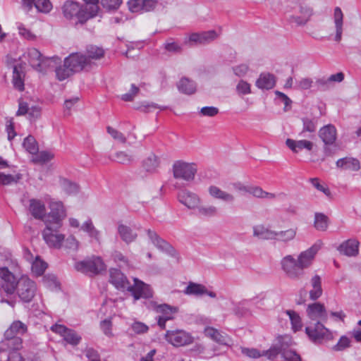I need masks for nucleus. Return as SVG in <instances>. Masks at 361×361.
Segmentation results:
<instances>
[{
	"label": "nucleus",
	"instance_id": "obj_44",
	"mask_svg": "<svg viewBox=\"0 0 361 361\" xmlns=\"http://www.w3.org/2000/svg\"><path fill=\"white\" fill-rule=\"evenodd\" d=\"M249 194L259 199L272 200L276 197L274 193L266 192L261 187L257 185H251Z\"/></svg>",
	"mask_w": 361,
	"mask_h": 361
},
{
	"label": "nucleus",
	"instance_id": "obj_30",
	"mask_svg": "<svg viewBox=\"0 0 361 361\" xmlns=\"http://www.w3.org/2000/svg\"><path fill=\"white\" fill-rule=\"evenodd\" d=\"M253 236L261 240H274L276 235V231L270 229L263 224H259L253 226Z\"/></svg>",
	"mask_w": 361,
	"mask_h": 361
},
{
	"label": "nucleus",
	"instance_id": "obj_18",
	"mask_svg": "<svg viewBox=\"0 0 361 361\" xmlns=\"http://www.w3.org/2000/svg\"><path fill=\"white\" fill-rule=\"evenodd\" d=\"M218 37L214 30H209L202 32L192 33L188 38V42L193 44H206Z\"/></svg>",
	"mask_w": 361,
	"mask_h": 361
},
{
	"label": "nucleus",
	"instance_id": "obj_6",
	"mask_svg": "<svg viewBox=\"0 0 361 361\" xmlns=\"http://www.w3.org/2000/svg\"><path fill=\"white\" fill-rule=\"evenodd\" d=\"M305 333L310 340L316 344H320L324 341L333 339V334L331 331L326 328L319 321L314 324H310L306 326Z\"/></svg>",
	"mask_w": 361,
	"mask_h": 361
},
{
	"label": "nucleus",
	"instance_id": "obj_32",
	"mask_svg": "<svg viewBox=\"0 0 361 361\" xmlns=\"http://www.w3.org/2000/svg\"><path fill=\"white\" fill-rule=\"evenodd\" d=\"M276 84L274 75L270 73H262L256 80V86L262 90L272 89Z\"/></svg>",
	"mask_w": 361,
	"mask_h": 361
},
{
	"label": "nucleus",
	"instance_id": "obj_39",
	"mask_svg": "<svg viewBox=\"0 0 361 361\" xmlns=\"http://www.w3.org/2000/svg\"><path fill=\"white\" fill-rule=\"evenodd\" d=\"M118 233L121 238L128 244L135 241L137 236L131 228L124 224L118 225Z\"/></svg>",
	"mask_w": 361,
	"mask_h": 361
},
{
	"label": "nucleus",
	"instance_id": "obj_13",
	"mask_svg": "<svg viewBox=\"0 0 361 361\" xmlns=\"http://www.w3.org/2000/svg\"><path fill=\"white\" fill-rule=\"evenodd\" d=\"M157 4V0H129L127 3L130 12L141 13L154 11Z\"/></svg>",
	"mask_w": 361,
	"mask_h": 361
},
{
	"label": "nucleus",
	"instance_id": "obj_60",
	"mask_svg": "<svg viewBox=\"0 0 361 361\" xmlns=\"http://www.w3.org/2000/svg\"><path fill=\"white\" fill-rule=\"evenodd\" d=\"M4 358L1 357L0 361H24L22 355L16 350H11L9 353L4 352Z\"/></svg>",
	"mask_w": 361,
	"mask_h": 361
},
{
	"label": "nucleus",
	"instance_id": "obj_16",
	"mask_svg": "<svg viewBox=\"0 0 361 361\" xmlns=\"http://www.w3.org/2000/svg\"><path fill=\"white\" fill-rule=\"evenodd\" d=\"M178 200L190 209H197L201 203V199L197 194L187 190H183L178 192Z\"/></svg>",
	"mask_w": 361,
	"mask_h": 361
},
{
	"label": "nucleus",
	"instance_id": "obj_57",
	"mask_svg": "<svg viewBox=\"0 0 361 361\" xmlns=\"http://www.w3.org/2000/svg\"><path fill=\"white\" fill-rule=\"evenodd\" d=\"M351 341L350 339L345 336H342L338 342L333 346L332 349L334 351H343L345 350L346 348L350 347Z\"/></svg>",
	"mask_w": 361,
	"mask_h": 361
},
{
	"label": "nucleus",
	"instance_id": "obj_22",
	"mask_svg": "<svg viewBox=\"0 0 361 361\" xmlns=\"http://www.w3.org/2000/svg\"><path fill=\"white\" fill-rule=\"evenodd\" d=\"M157 311L162 314V315L159 316L158 318V325L162 329H164L166 321L173 319L172 314L177 312V308L166 304H163L157 307Z\"/></svg>",
	"mask_w": 361,
	"mask_h": 361
},
{
	"label": "nucleus",
	"instance_id": "obj_46",
	"mask_svg": "<svg viewBox=\"0 0 361 361\" xmlns=\"http://www.w3.org/2000/svg\"><path fill=\"white\" fill-rule=\"evenodd\" d=\"M22 178V175L19 173L13 174H5L0 172V185H11L18 183Z\"/></svg>",
	"mask_w": 361,
	"mask_h": 361
},
{
	"label": "nucleus",
	"instance_id": "obj_5",
	"mask_svg": "<svg viewBox=\"0 0 361 361\" xmlns=\"http://www.w3.org/2000/svg\"><path fill=\"white\" fill-rule=\"evenodd\" d=\"M23 57L34 69L40 73L45 72L54 59L43 56L38 49L33 47L27 49L23 54Z\"/></svg>",
	"mask_w": 361,
	"mask_h": 361
},
{
	"label": "nucleus",
	"instance_id": "obj_17",
	"mask_svg": "<svg viewBox=\"0 0 361 361\" xmlns=\"http://www.w3.org/2000/svg\"><path fill=\"white\" fill-rule=\"evenodd\" d=\"M307 314L308 317L312 321L327 320V312L323 304L314 302L307 306Z\"/></svg>",
	"mask_w": 361,
	"mask_h": 361
},
{
	"label": "nucleus",
	"instance_id": "obj_2",
	"mask_svg": "<svg viewBox=\"0 0 361 361\" xmlns=\"http://www.w3.org/2000/svg\"><path fill=\"white\" fill-rule=\"evenodd\" d=\"M321 247V243H317L307 250L301 252L295 259L287 255L280 261L281 269L288 279L298 281L302 278L305 270L312 264L314 257Z\"/></svg>",
	"mask_w": 361,
	"mask_h": 361
},
{
	"label": "nucleus",
	"instance_id": "obj_47",
	"mask_svg": "<svg viewBox=\"0 0 361 361\" xmlns=\"http://www.w3.org/2000/svg\"><path fill=\"white\" fill-rule=\"evenodd\" d=\"M114 157L115 159H113L114 161L124 165L130 164L135 160L133 154L123 151H118L116 152Z\"/></svg>",
	"mask_w": 361,
	"mask_h": 361
},
{
	"label": "nucleus",
	"instance_id": "obj_48",
	"mask_svg": "<svg viewBox=\"0 0 361 361\" xmlns=\"http://www.w3.org/2000/svg\"><path fill=\"white\" fill-rule=\"evenodd\" d=\"M314 224L317 230L324 231L328 227V217L322 213H316Z\"/></svg>",
	"mask_w": 361,
	"mask_h": 361
},
{
	"label": "nucleus",
	"instance_id": "obj_3",
	"mask_svg": "<svg viewBox=\"0 0 361 361\" xmlns=\"http://www.w3.org/2000/svg\"><path fill=\"white\" fill-rule=\"evenodd\" d=\"M109 272L110 282L118 290L131 292L135 300L141 298H149L152 296L149 286L137 279H134V284L132 286L120 270L111 269Z\"/></svg>",
	"mask_w": 361,
	"mask_h": 361
},
{
	"label": "nucleus",
	"instance_id": "obj_4",
	"mask_svg": "<svg viewBox=\"0 0 361 361\" xmlns=\"http://www.w3.org/2000/svg\"><path fill=\"white\" fill-rule=\"evenodd\" d=\"M98 11L99 8L95 5L84 6L77 1L71 0H67L62 6V12L66 19L71 20L75 18L81 24L96 16Z\"/></svg>",
	"mask_w": 361,
	"mask_h": 361
},
{
	"label": "nucleus",
	"instance_id": "obj_15",
	"mask_svg": "<svg viewBox=\"0 0 361 361\" xmlns=\"http://www.w3.org/2000/svg\"><path fill=\"white\" fill-rule=\"evenodd\" d=\"M147 233L151 242L159 250L172 257L176 255V250L168 242L160 238V236L155 231L149 229L147 231Z\"/></svg>",
	"mask_w": 361,
	"mask_h": 361
},
{
	"label": "nucleus",
	"instance_id": "obj_41",
	"mask_svg": "<svg viewBox=\"0 0 361 361\" xmlns=\"http://www.w3.org/2000/svg\"><path fill=\"white\" fill-rule=\"evenodd\" d=\"M178 88L179 91L186 94H192L196 91L195 83L186 78H183L179 81Z\"/></svg>",
	"mask_w": 361,
	"mask_h": 361
},
{
	"label": "nucleus",
	"instance_id": "obj_28",
	"mask_svg": "<svg viewBox=\"0 0 361 361\" xmlns=\"http://www.w3.org/2000/svg\"><path fill=\"white\" fill-rule=\"evenodd\" d=\"M334 22L335 25V35L334 39L340 42L342 39L343 27V13L339 7H336L334 13Z\"/></svg>",
	"mask_w": 361,
	"mask_h": 361
},
{
	"label": "nucleus",
	"instance_id": "obj_64",
	"mask_svg": "<svg viewBox=\"0 0 361 361\" xmlns=\"http://www.w3.org/2000/svg\"><path fill=\"white\" fill-rule=\"evenodd\" d=\"M132 331L137 334H142L146 333L149 328L148 326L140 322H135L131 325Z\"/></svg>",
	"mask_w": 361,
	"mask_h": 361
},
{
	"label": "nucleus",
	"instance_id": "obj_24",
	"mask_svg": "<svg viewBox=\"0 0 361 361\" xmlns=\"http://www.w3.org/2000/svg\"><path fill=\"white\" fill-rule=\"evenodd\" d=\"M340 253L348 257H355L359 253V242L356 239H348L338 247Z\"/></svg>",
	"mask_w": 361,
	"mask_h": 361
},
{
	"label": "nucleus",
	"instance_id": "obj_45",
	"mask_svg": "<svg viewBox=\"0 0 361 361\" xmlns=\"http://www.w3.org/2000/svg\"><path fill=\"white\" fill-rule=\"evenodd\" d=\"M22 345V339L19 336H13V338H5L0 345V351L4 352V347L5 345L8 346V348L13 349V350L17 351Z\"/></svg>",
	"mask_w": 361,
	"mask_h": 361
},
{
	"label": "nucleus",
	"instance_id": "obj_25",
	"mask_svg": "<svg viewBox=\"0 0 361 361\" xmlns=\"http://www.w3.org/2000/svg\"><path fill=\"white\" fill-rule=\"evenodd\" d=\"M286 145L294 153H298L302 149L312 151L314 147L313 142L310 140H295L290 138L286 140Z\"/></svg>",
	"mask_w": 361,
	"mask_h": 361
},
{
	"label": "nucleus",
	"instance_id": "obj_52",
	"mask_svg": "<svg viewBox=\"0 0 361 361\" xmlns=\"http://www.w3.org/2000/svg\"><path fill=\"white\" fill-rule=\"evenodd\" d=\"M197 211L200 215L208 217L214 216L218 214V209L214 205H200L197 207Z\"/></svg>",
	"mask_w": 361,
	"mask_h": 361
},
{
	"label": "nucleus",
	"instance_id": "obj_1",
	"mask_svg": "<svg viewBox=\"0 0 361 361\" xmlns=\"http://www.w3.org/2000/svg\"><path fill=\"white\" fill-rule=\"evenodd\" d=\"M0 279L1 282V290H4L8 298L1 295V302H6L13 307L16 300L9 298L8 296L16 291L18 296L23 302H30L35 295L37 286L35 283L27 276H22L18 281L14 275L6 267L0 268Z\"/></svg>",
	"mask_w": 361,
	"mask_h": 361
},
{
	"label": "nucleus",
	"instance_id": "obj_40",
	"mask_svg": "<svg viewBox=\"0 0 361 361\" xmlns=\"http://www.w3.org/2000/svg\"><path fill=\"white\" fill-rule=\"evenodd\" d=\"M204 334L205 335L214 340V341L217 342L219 344L221 345H227L228 344V338L226 335L222 334L221 332H219L217 329L213 328V327H207L204 329Z\"/></svg>",
	"mask_w": 361,
	"mask_h": 361
},
{
	"label": "nucleus",
	"instance_id": "obj_29",
	"mask_svg": "<svg viewBox=\"0 0 361 361\" xmlns=\"http://www.w3.org/2000/svg\"><path fill=\"white\" fill-rule=\"evenodd\" d=\"M299 13L300 15L298 16H293L292 19L298 25H303L310 19L313 14V10L308 5L301 4L299 6Z\"/></svg>",
	"mask_w": 361,
	"mask_h": 361
},
{
	"label": "nucleus",
	"instance_id": "obj_7",
	"mask_svg": "<svg viewBox=\"0 0 361 361\" xmlns=\"http://www.w3.org/2000/svg\"><path fill=\"white\" fill-rule=\"evenodd\" d=\"M197 168L194 163L176 161L173 165V175L176 179L192 182L195 177Z\"/></svg>",
	"mask_w": 361,
	"mask_h": 361
},
{
	"label": "nucleus",
	"instance_id": "obj_31",
	"mask_svg": "<svg viewBox=\"0 0 361 361\" xmlns=\"http://www.w3.org/2000/svg\"><path fill=\"white\" fill-rule=\"evenodd\" d=\"M311 289L310 290V298L316 300L322 295V279L318 275H314L310 280Z\"/></svg>",
	"mask_w": 361,
	"mask_h": 361
},
{
	"label": "nucleus",
	"instance_id": "obj_58",
	"mask_svg": "<svg viewBox=\"0 0 361 361\" xmlns=\"http://www.w3.org/2000/svg\"><path fill=\"white\" fill-rule=\"evenodd\" d=\"M108 133L117 142L124 144L127 141L126 137L118 130L108 126L106 128Z\"/></svg>",
	"mask_w": 361,
	"mask_h": 361
},
{
	"label": "nucleus",
	"instance_id": "obj_62",
	"mask_svg": "<svg viewBox=\"0 0 361 361\" xmlns=\"http://www.w3.org/2000/svg\"><path fill=\"white\" fill-rule=\"evenodd\" d=\"M139 92V87L135 86V85L132 84L130 92L122 94L121 98L125 102H131L134 99L135 97L138 94Z\"/></svg>",
	"mask_w": 361,
	"mask_h": 361
},
{
	"label": "nucleus",
	"instance_id": "obj_23",
	"mask_svg": "<svg viewBox=\"0 0 361 361\" xmlns=\"http://www.w3.org/2000/svg\"><path fill=\"white\" fill-rule=\"evenodd\" d=\"M291 343L290 338L286 336L281 344V354L285 361H301L300 356L293 350L288 348Z\"/></svg>",
	"mask_w": 361,
	"mask_h": 361
},
{
	"label": "nucleus",
	"instance_id": "obj_36",
	"mask_svg": "<svg viewBox=\"0 0 361 361\" xmlns=\"http://www.w3.org/2000/svg\"><path fill=\"white\" fill-rule=\"evenodd\" d=\"M302 123V130L300 133V135L305 137V133H314L316 132L318 118L316 117L305 116L301 118Z\"/></svg>",
	"mask_w": 361,
	"mask_h": 361
},
{
	"label": "nucleus",
	"instance_id": "obj_59",
	"mask_svg": "<svg viewBox=\"0 0 361 361\" xmlns=\"http://www.w3.org/2000/svg\"><path fill=\"white\" fill-rule=\"evenodd\" d=\"M236 92L239 95L251 93V85L247 81L240 80L236 85Z\"/></svg>",
	"mask_w": 361,
	"mask_h": 361
},
{
	"label": "nucleus",
	"instance_id": "obj_21",
	"mask_svg": "<svg viewBox=\"0 0 361 361\" xmlns=\"http://www.w3.org/2000/svg\"><path fill=\"white\" fill-rule=\"evenodd\" d=\"M208 192L214 199L221 200L226 203L233 204L235 201L234 195L224 191L214 185H212L209 187Z\"/></svg>",
	"mask_w": 361,
	"mask_h": 361
},
{
	"label": "nucleus",
	"instance_id": "obj_9",
	"mask_svg": "<svg viewBox=\"0 0 361 361\" xmlns=\"http://www.w3.org/2000/svg\"><path fill=\"white\" fill-rule=\"evenodd\" d=\"M45 228L42 231L43 239L49 247L59 249L64 240V235L58 232L60 228H56L49 221L44 223Z\"/></svg>",
	"mask_w": 361,
	"mask_h": 361
},
{
	"label": "nucleus",
	"instance_id": "obj_49",
	"mask_svg": "<svg viewBox=\"0 0 361 361\" xmlns=\"http://www.w3.org/2000/svg\"><path fill=\"white\" fill-rule=\"evenodd\" d=\"M285 313L289 317L293 331H297L300 330L302 324L300 316L293 310H286Z\"/></svg>",
	"mask_w": 361,
	"mask_h": 361
},
{
	"label": "nucleus",
	"instance_id": "obj_51",
	"mask_svg": "<svg viewBox=\"0 0 361 361\" xmlns=\"http://www.w3.org/2000/svg\"><path fill=\"white\" fill-rule=\"evenodd\" d=\"M60 184L62 189L69 195L75 194L78 192V185L66 178L61 179Z\"/></svg>",
	"mask_w": 361,
	"mask_h": 361
},
{
	"label": "nucleus",
	"instance_id": "obj_53",
	"mask_svg": "<svg viewBox=\"0 0 361 361\" xmlns=\"http://www.w3.org/2000/svg\"><path fill=\"white\" fill-rule=\"evenodd\" d=\"M74 72L70 66H67L63 63V66H60L56 69V77L59 80H63L73 74Z\"/></svg>",
	"mask_w": 361,
	"mask_h": 361
},
{
	"label": "nucleus",
	"instance_id": "obj_19",
	"mask_svg": "<svg viewBox=\"0 0 361 361\" xmlns=\"http://www.w3.org/2000/svg\"><path fill=\"white\" fill-rule=\"evenodd\" d=\"M183 293L189 295L202 296L203 295H207L212 298L216 297V293L208 290L204 285L193 282H189L188 286L183 290Z\"/></svg>",
	"mask_w": 361,
	"mask_h": 361
},
{
	"label": "nucleus",
	"instance_id": "obj_34",
	"mask_svg": "<svg viewBox=\"0 0 361 361\" xmlns=\"http://www.w3.org/2000/svg\"><path fill=\"white\" fill-rule=\"evenodd\" d=\"M81 230L87 233L88 236L99 244L101 243V233L94 226L92 221L89 219L81 226Z\"/></svg>",
	"mask_w": 361,
	"mask_h": 361
},
{
	"label": "nucleus",
	"instance_id": "obj_10",
	"mask_svg": "<svg viewBox=\"0 0 361 361\" xmlns=\"http://www.w3.org/2000/svg\"><path fill=\"white\" fill-rule=\"evenodd\" d=\"M50 212L47 214L44 222L49 221L51 224H54L56 228H61L62 226V219L65 216V210L61 202L59 201H50L49 203Z\"/></svg>",
	"mask_w": 361,
	"mask_h": 361
},
{
	"label": "nucleus",
	"instance_id": "obj_11",
	"mask_svg": "<svg viewBox=\"0 0 361 361\" xmlns=\"http://www.w3.org/2000/svg\"><path fill=\"white\" fill-rule=\"evenodd\" d=\"M165 339L176 347L187 345L193 341V338L189 333L180 329L166 331Z\"/></svg>",
	"mask_w": 361,
	"mask_h": 361
},
{
	"label": "nucleus",
	"instance_id": "obj_43",
	"mask_svg": "<svg viewBox=\"0 0 361 361\" xmlns=\"http://www.w3.org/2000/svg\"><path fill=\"white\" fill-rule=\"evenodd\" d=\"M296 235L295 228H289L286 231H276L274 240L288 243L293 240Z\"/></svg>",
	"mask_w": 361,
	"mask_h": 361
},
{
	"label": "nucleus",
	"instance_id": "obj_55",
	"mask_svg": "<svg viewBox=\"0 0 361 361\" xmlns=\"http://www.w3.org/2000/svg\"><path fill=\"white\" fill-rule=\"evenodd\" d=\"M135 109L142 112L148 113V112L152 111L154 109H159L162 110L164 108H161L158 104L153 103V102H142L140 104H138L135 107Z\"/></svg>",
	"mask_w": 361,
	"mask_h": 361
},
{
	"label": "nucleus",
	"instance_id": "obj_38",
	"mask_svg": "<svg viewBox=\"0 0 361 361\" xmlns=\"http://www.w3.org/2000/svg\"><path fill=\"white\" fill-rule=\"evenodd\" d=\"M336 166L342 169L351 170L353 171H357L360 168L359 161L353 157H345L338 159L336 161Z\"/></svg>",
	"mask_w": 361,
	"mask_h": 361
},
{
	"label": "nucleus",
	"instance_id": "obj_42",
	"mask_svg": "<svg viewBox=\"0 0 361 361\" xmlns=\"http://www.w3.org/2000/svg\"><path fill=\"white\" fill-rule=\"evenodd\" d=\"M85 55L87 59H89L90 65L92 66L93 63L92 61L102 59L104 55V51L102 48L95 46H90L87 48Z\"/></svg>",
	"mask_w": 361,
	"mask_h": 361
},
{
	"label": "nucleus",
	"instance_id": "obj_63",
	"mask_svg": "<svg viewBox=\"0 0 361 361\" xmlns=\"http://www.w3.org/2000/svg\"><path fill=\"white\" fill-rule=\"evenodd\" d=\"M63 242L65 243L64 247L66 249L77 250L79 246V242L73 235L68 236L66 240L64 239Z\"/></svg>",
	"mask_w": 361,
	"mask_h": 361
},
{
	"label": "nucleus",
	"instance_id": "obj_61",
	"mask_svg": "<svg viewBox=\"0 0 361 361\" xmlns=\"http://www.w3.org/2000/svg\"><path fill=\"white\" fill-rule=\"evenodd\" d=\"M164 49L167 51L174 54L180 53L182 51L181 46L171 39L166 42L164 44Z\"/></svg>",
	"mask_w": 361,
	"mask_h": 361
},
{
	"label": "nucleus",
	"instance_id": "obj_50",
	"mask_svg": "<svg viewBox=\"0 0 361 361\" xmlns=\"http://www.w3.org/2000/svg\"><path fill=\"white\" fill-rule=\"evenodd\" d=\"M24 148L30 154H35L38 152V145L33 136H27L23 142Z\"/></svg>",
	"mask_w": 361,
	"mask_h": 361
},
{
	"label": "nucleus",
	"instance_id": "obj_54",
	"mask_svg": "<svg viewBox=\"0 0 361 361\" xmlns=\"http://www.w3.org/2000/svg\"><path fill=\"white\" fill-rule=\"evenodd\" d=\"M47 269V263L36 257L35 260L32 264V271L37 276L43 274Z\"/></svg>",
	"mask_w": 361,
	"mask_h": 361
},
{
	"label": "nucleus",
	"instance_id": "obj_35",
	"mask_svg": "<svg viewBox=\"0 0 361 361\" xmlns=\"http://www.w3.org/2000/svg\"><path fill=\"white\" fill-rule=\"evenodd\" d=\"M25 73L21 66L14 65L13 67V84L16 89L19 91L24 90Z\"/></svg>",
	"mask_w": 361,
	"mask_h": 361
},
{
	"label": "nucleus",
	"instance_id": "obj_8",
	"mask_svg": "<svg viewBox=\"0 0 361 361\" xmlns=\"http://www.w3.org/2000/svg\"><path fill=\"white\" fill-rule=\"evenodd\" d=\"M75 267L78 271L91 276L99 274L106 269L102 258L94 256L77 262Z\"/></svg>",
	"mask_w": 361,
	"mask_h": 361
},
{
	"label": "nucleus",
	"instance_id": "obj_37",
	"mask_svg": "<svg viewBox=\"0 0 361 361\" xmlns=\"http://www.w3.org/2000/svg\"><path fill=\"white\" fill-rule=\"evenodd\" d=\"M27 331V326L25 324L20 321H16L12 323L10 327L5 331V338H13V336H18V335L23 334Z\"/></svg>",
	"mask_w": 361,
	"mask_h": 361
},
{
	"label": "nucleus",
	"instance_id": "obj_20",
	"mask_svg": "<svg viewBox=\"0 0 361 361\" xmlns=\"http://www.w3.org/2000/svg\"><path fill=\"white\" fill-rule=\"evenodd\" d=\"M319 137L326 145H331L336 140L337 132L336 127L328 124L322 127L319 130Z\"/></svg>",
	"mask_w": 361,
	"mask_h": 361
},
{
	"label": "nucleus",
	"instance_id": "obj_33",
	"mask_svg": "<svg viewBox=\"0 0 361 361\" xmlns=\"http://www.w3.org/2000/svg\"><path fill=\"white\" fill-rule=\"evenodd\" d=\"M159 164V157L154 154H151L143 160L142 166L146 172L153 174L157 171Z\"/></svg>",
	"mask_w": 361,
	"mask_h": 361
},
{
	"label": "nucleus",
	"instance_id": "obj_56",
	"mask_svg": "<svg viewBox=\"0 0 361 361\" xmlns=\"http://www.w3.org/2000/svg\"><path fill=\"white\" fill-rule=\"evenodd\" d=\"M17 27L18 30L19 35L24 39L30 41H34L36 39V35L34 33H32L29 29L26 28L23 23H18Z\"/></svg>",
	"mask_w": 361,
	"mask_h": 361
},
{
	"label": "nucleus",
	"instance_id": "obj_26",
	"mask_svg": "<svg viewBox=\"0 0 361 361\" xmlns=\"http://www.w3.org/2000/svg\"><path fill=\"white\" fill-rule=\"evenodd\" d=\"M23 6L27 10L34 6L39 12L48 13L51 9L49 0H22Z\"/></svg>",
	"mask_w": 361,
	"mask_h": 361
},
{
	"label": "nucleus",
	"instance_id": "obj_12",
	"mask_svg": "<svg viewBox=\"0 0 361 361\" xmlns=\"http://www.w3.org/2000/svg\"><path fill=\"white\" fill-rule=\"evenodd\" d=\"M65 65L70 66L74 73L80 72L91 67L90 60L84 54L73 53L65 59Z\"/></svg>",
	"mask_w": 361,
	"mask_h": 361
},
{
	"label": "nucleus",
	"instance_id": "obj_27",
	"mask_svg": "<svg viewBox=\"0 0 361 361\" xmlns=\"http://www.w3.org/2000/svg\"><path fill=\"white\" fill-rule=\"evenodd\" d=\"M29 210L34 218L44 221L46 218V207L44 204L39 200H30Z\"/></svg>",
	"mask_w": 361,
	"mask_h": 361
},
{
	"label": "nucleus",
	"instance_id": "obj_14",
	"mask_svg": "<svg viewBox=\"0 0 361 361\" xmlns=\"http://www.w3.org/2000/svg\"><path fill=\"white\" fill-rule=\"evenodd\" d=\"M51 330L63 336L64 340L71 345H77L81 341V336H79L74 330L68 329L63 325H53L51 327Z\"/></svg>",
	"mask_w": 361,
	"mask_h": 361
}]
</instances>
